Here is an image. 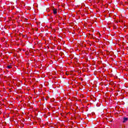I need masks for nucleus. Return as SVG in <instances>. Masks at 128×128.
<instances>
[{"label": "nucleus", "instance_id": "obj_6", "mask_svg": "<svg viewBox=\"0 0 128 128\" xmlns=\"http://www.w3.org/2000/svg\"><path fill=\"white\" fill-rule=\"evenodd\" d=\"M110 122H112V120H110Z\"/></svg>", "mask_w": 128, "mask_h": 128}, {"label": "nucleus", "instance_id": "obj_5", "mask_svg": "<svg viewBox=\"0 0 128 128\" xmlns=\"http://www.w3.org/2000/svg\"><path fill=\"white\" fill-rule=\"evenodd\" d=\"M115 18H114V16H113L112 19H113V20H114Z\"/></svg>", "mask_w": 128, "mask_h": 128}, {"label": "nucleus", "instance_id": "obj_3", "mask_svg": "<svg viewBox=\"0 0 128 128\" xmlns=\"http://www.w3.org/2000/svg\"><path fill=\"white\" fill-rule=\"evenodd\" d=\"M7 68H12V66H7Z\"/></svg>", "mask_w": 128, "mask_h": 128}, {"label": "nucleus", "instance_id": "obj_1", "mask_svg": "<svg viewBox=\"0 0 128 128\" xmlns=\"http://www.w3.org/2000/svg\"><path fill=\"white\" fill-rule=\"evenodd\" d=\"M123 120H123L122 122H124V123H126V122H128V118H126V117H124L123 118Z\"/></svg>", "mask_w": 128, "mask_h": 128}, {"label": "nucleus", "instance_id": "obj_4", "mask_svg": "<svg viewBox=\"0 0 128 128\" xmlns=\"http://www.w3.org/2000/svg\"><path fill=\"white\" fill-rule=\"evenodd\" d=\"M81 80L82 82V80H84V79L82 78H81Z\"/></svg>", "mask_w": 128, "mask_h": 128}, {"label": "nucleus", "instance_id": "obj_2", "mask_svg": "<svg viewBox=\"0 0 128 128\" xmlns=\"http://www.w3.org/2000/svg\"><path fill=\"white\" fill-rule=\"evenodd\" d=\"M53 13L54 14H58L57 10L56 8H54L53 10Z\"/></svg>", "mask_w": 128, "mask_h": 128}, {"label": "nucleus", "instance_id": "obj_7", "mask_svg": "<svg viewBox=\"0 0 128 128\" xmlns=\"http://www.w3.org/2000/svg\"><path fill=\"white\" fill-rule=\"evenodd\" d=\"M112 60H114V59H112Z\"/></svg>", "mask_w": 128, "mask_h": 128}]
</instances>
